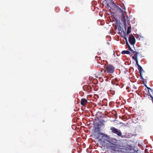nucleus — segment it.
Listing matches in <instances>:
<instances>
[{"instance_id": "obj_28", "label": "nucleus", "mask_w": 153, "mask_h": 153, "mask_svg": "<svg viewBox=\"0 0 153 153\" xmlns=\"http://www.w3.org/2000/svg\"><path fill=\"white\" fill-rule=\"evenodd\" d=\"M96 129H95L94 131V132H96Z\"/></svg>"}, {"instance_id": "obj_11", "label": "nucleus", "mask_w": 153, "mask_h": 153, "mask_svg": "<svg viewBox=\"0 0 153 153\" xmlns=\"http://www.w3.org/2000/svg\"><path fill=\"white\" fill-rule=\"evenodd\" d=\"M100 134L103 137H105V138L108 139H109V137L106 134H105L103 133H100L99 134ZM107 141H108L109 142H110V141H111L110 140H107Z\"/></svg>"}, {"instance_id": "obj_4", "label": "nucleus", "mask_w": 153, "mask_h": 153, "mask_svg": "<svg viewBox=\"0 0 153 153\" xmlns=\"http://www.w3.org/2000/svg\"><path fill=\"white\" fill-rule=\"evenodd\" d=\"M117 9L121 14L120 16L119 17V20H121L123 24L124 25V15L123 10L118 6L117 7Z\"/></svg>"}, {"instance_id": "obj_20", "label": "nucleus", "mask_w": 153, "mask_h": 153, "mask_svg": "<svg viewBox=\"0 0 153 153\" xmlns=\"http://www.w3.org/2000/svg\"><path fill=\"white\" fill-rule=\"evenodd\" d=\"M103 68H101L100 69V73L102 74L103 72Z\"/></svg>"}, {"instance_id": "obj_23", "label": "nucleus", "mask_w": 153, "mask_h": 153, "mask_svg": "<svg viewBox=\"0 0 153 153\" xmlns=\"http://www.w3.org/2000/svg\"><path fill=\"white\" fill-rule=\"evenodd\" d=\"M123 124V123H122L121 122H119V123H118V124Z\"/></svg>"}, {"instance_id": "obj_2", "label": "nucleus", "mask_w": 153, "mask_h": 153, "mask_svg": "<svg viewBox=\"0 0 153 153\" xmlns=\"http://www.w3.org/2000/svg\"><path fill=\"white\" fill-rule=\"evenodd\" d=\"M135 147L131 146V145H127L125 146V151L126 153H137V152L134 149Z\"/></svg>"}, {"instance_id": "obj_7", "label": "nucleus", "mask_w": 153, "mask_h": 153, "mask_svg": "<svg viewBox=\"0 0 153 153\" xmlns=\"http://www.w3.org/2000/svg\"><path fill=\"white\" fill-rule=\"evenodd\" d=\"M125 39L126 40V44L128 45V47L129 48L131 52H135V54L134 55L132 56L133 59H134L135 60V61L137 60V54L138 53L137 52H135V51H134L131 49V48H130V46L129 45H128V42H127V41L126 40V38H125Z\"/></svg>"}, {"instance_id": "obj_3", "label": "nucleus", "mask_w": 153, "mask_h": 153, "mask_svg": "<svg viewBox=\"0 0 153 153\" xmlns=\"http://www.w3.org/2000/svg\"><path fill=\"white\" fill-rule=\"evenodd\" d=\"M114 68L111 65H108L106 67L105 69L104 70V72H106L108 73L111 74L114 72Z\"/></svg>"}, {"instance_id": "obj_1", "label": "nucleus", "mask_w": 153, "mask_h": 153, "mask_svg": "<svg viewBox=\"0 0 153 153\" xmlns=\"http://www.w3.org/2000/svg\"><path fill=\"white\" fill-rule=\"evenodd\" d=\"M115 21L117 23V25L118 26V34L121 36L122 38L120 39L121 43L123 44H124L123 41L124 39V31L122 25L120 23H117V20L116 19L114 18Z\"/></svg>"}, {"instance_id": "obj_13", "label": "nucleus", "mask_w": 153, "mask_h": 153, "mask_svg": "<svg viewBox=\"0 0 153 153\" xmlns=\"http://www.w3.org/2000/svg\"><path fill=\"white\" fill-rule=\"evenodd\" d=\"M147 88L148 90V91H149V96H150V97L152 98V102L153 103V97L151 95V94L149 92V90H150L151 92H152V90L150 88H149V87H147Z\"/></svg>"}, {"instance_id": "obj_17", "label": "nucleus", "mask_w": 153, "mask_h": 153, "mask_svg": "<svg viewBox=\"0 0 153 153\" xmlns=\"http://www.w3.org/2000/svg\"><path fill=\"white\" fill-rule=\"evenodd\" d=\"M138 70H139V72L140 74H141V72L142 71H143V70L142 69V67H141V68L140 69V68H138Z\"/></svg>"}, {"instance_id": "obj_14", "label": "nucleus", "mask_w": 153, "mask_h": 153, "mask_svg": "<svg viewBox=\"0 0 153 153\" xmlns=\"http://www.w3.org/2000/svg\"><path fill=\"white\" fill-rule=\"evenodd\" d=\"M131 26H129L128 27L127 32V34H129L131 32Z\"/></svg>"}, {"instance_id": "obj_12", "label": "nucleus", "mask_w": 153, "mask_h": 153, "mask_svg": "<svg viewBox=\"0 0 153 153\" xmlns=\"http://www.w3.org/2000/svg\"><path fill=\"white\" fill-rule=\"evenodd\" d=\"M133 136H134V134H126V135H125V137L126 138H130Z\"/></svg>"}, {"instance_id": "obj_15", "label": "nucleus", "mask_w": 153, "mask_h": 153, "mask_svg": "<svg viewBox=\"0 0 153 153\" xmlns=\"http://www.w3.org/2000/svg\"><path fill=\"white\" fill-rule=\"evenodd\" d=\"M106 1L108 2V3H110L111 4H114V1H113V0H106Z\"/></svg>"}, {"instance_id": "obj_19", "label": "nucleus", "mask_w": 153, "mask_h": 153, "mask_svg": "<svg viewBox=\"0 0 153 153\" xmlns=\"http://www.w3.org/2000/svg\"><path fill=\"white\" fill-rule=\"evenodd\" d=\"M125 54H130V52L128 51H125Z\"/></svg>"}, {"instance_id": "obj_31", "label": "nucleus", "mask_w": 153, "mask_h": 153, "mask_svg": "<svg viewBox=\"0 0 153 153\" xmlns=\"http://www.w3.org/2000/svg\"><path fill=\"white\" fill-rule=\"evenodd\" d=\"M103 153V152H102V153Z\"/></svg>"}, {"instance_id": "obj_10", "label": "nucleus", "mask_w": 153, "mask_h": 153, "mask_svg": "<svg viewBox=\"0 0 153 153\" xmlns=\"http://www.w3.org/2000/svg\"><path fill=\"white\" fill-rule=\"evenodd\" d=\"M87 101L85 99H82L81 100L80 104L83 106H85L87 104Z\"/></svg>"}, {"instance_id": "obj_21", "label": "nucleus", "mask_w": 153, "mask_h": 153, "mask_svg": "<svg viewBox=\"0 0 153 153\" xmlns=\"http://www.w3.org/2000/svg\"><path fill=\"white\" fill-rule=\"evenodd\" d=\"M96 59L97 60H98L99 59H100V57H98L96 56Z\"/></svg>"}, {"instance_id": "obj_5", "label": "nucleus", "mask_w": 153, "mask_h": 153, "mask_svg": "<svg viewBox=\"0 0 153 153\" xmlns=\"http://www.w3.org/2000/svg\"><path fill=\"white\" fill-rule=\"evenodd\" d=\"M110 130L113 133L116 134L118 136H121L122 133L120 130H118L114 127H111Z\"/></svg>"}, {"instance_id": "obj_6", "label": "nucleus", "mask_w": 153, "mask_h": 153, "mask_svg": "<svg viewBox=\"0 0 153 153\" xmlns=\"http://www.w3.org/2000/svg\"><path fill=\"white\" fill-rule=\"evenodd\" d=\"M110 144L109 146V149L112 151H116L118 148V146L115 143H113L111 142H110Z\"/></svg>"}, {"instance_id": "obj_29", "label": "nucleus", "mask_w": 153, "mask_h": 153, "mask_svg": "<svg viewBox=\"0 0 153 153\" xmlns=\"http://www.w3.org/2000/svg\"><path fill=\"white\" fill-rule=\"evenodd\" d=\"M97 129L98 130V131H99V128H97Z\"/></svg>"}, {"instance_id": "obj_30", "label": "nucleus", "mask_w": 153, "mask_h": 153, "mask_svg": "<svg viewBox=\"0 0 153 153\" xmlns=\"http://www.w3.org/2000/svg\"><path fill=\"white\" fill-rule=\"evenodd\" d=\"M125 22H126V21H125Z\"/></svg>"}, {"instance_id": "obj_8", "label": "nucleus", "mask_w": 153, "mask_h": 153, "mask_svg": "<svg viewBox=\"0 0 153 153\" xmlns=\"http://www.w3.org/2000/svg\"><path fill=\"white\" fill-rule=\"evenodd\" d=\"M129 41L130 44L132 45H134L135 43V39L134 36L131 35L129 36Z\"/></svg>"}, {"instance_id": "obj_16", "label": "nucleus", "mask_w": 153, "mask_h": 153, "mask_svg": "<svg viewBox=\"0 0 153 153\" xmlns=\"http://www.w3.org/2000/svg\"><path fill=\"white\" fill-rule=\"evenodd\" d=\"M110 93L112 95H114L115 94L114 91H113L112 89L110 90L109 91Z\"/></svg>"}, {"instance_id": "obj_18", "label": "nucleus", "mask_w": 153, "mask_h": 153, "mask_svg": "<svg viewBox=\"0 0 153 153\" xmlns=\"http://www.w3.org/2000/svg\"><path fill=\"white\" fill-rule=\"evenodd\" d=\"M135 61H136V64L138 66V67L140 68L141 69V67L139 65L137 60H136Z\"/></svg>"}, {"instance_id": "obj_24", "label": "nucleus", "mask_w": 153, "mask_h": 153, "mask_svg": "<svg viewBox=\"0 0 153 153\" xmlns=\"http://www.w3.org/2000/svg\"><path fill=\"white\" fill-rule=\"evenodd\" d=\"M114 82V80L113 79H112V81H111V82H112V84H113V82Z\"/></svg>"}, {"instance_id": "obj_27", "label": "nucleus", "mask_w": 153, "mask_h": 153, "mask_svg": "<svg viewBox=\"0 0 153 153\" xmlns=\"http://www.w3.org/2000/svg\"><path fill=\"white\" fill-rule=\"evenodd\" d=\"M115 80L116 81H117V79H116Z\"/></svg>"}, {"instance_id": "obj_26", "label": "nucleus", "mask_w": 153, "mask_h": 153, "mask_svg": "<svg viewBox=\"0 0 153 153\" xmlns=\"http://www.w3.org/2000/svg\"><path fill=\"white\" fill-rule=\"evenodd\" d=\"M122 119H123V118H124V115H123L122 116Z\"/></svg>"}, {"instance_id": "obj_22", "label": "nucleus", "mask_w": 153, "mask_h": 153, "mask_svg": "<svg viewBox=\"0 0 153 153\" xmlns=\"http://www.w3.org/2000/svg\"><path fill=\"white\" fill-rule=\"evenodd\" d=\"M121 53L122 54H124V51H123L122 52H121Z\"/></svg>"}, {"instance_id": "obj_9", "label": "nucleus", "mask_w": 153, "mask_h": 153, "mask_svg": "<svg viewBox=\"0 0 153 153\" xmlns=\"http://www.w3.org/2000/svg\"><path fill=\"white\" fill-rule=\"evenodd\" d=\"M83 88L84 90L86 91L90 92L91 90V88L89 85H84L83 86Z\"/></svg>"}, {"instance_id": "obj_25", "label": "nucleus", "mask_w": 153, "mask_h": 153, "mask_svg": "<svg viewBox=\"0 0 153 153\" xmlns=\"http://www.w3.org/2000/svg\"><path fill=\"white\" fill-rule=\"evenodd\" d=\"M100 65V66L102 65V64H100V65H98L97 66V67H98V66H99V67Z\"/></svg>"}]
</instances>
